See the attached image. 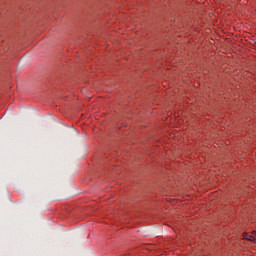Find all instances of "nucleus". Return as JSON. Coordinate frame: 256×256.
<instances>
[{
    "instance_id": "nucleus-1",
    "label": "nucleus",
    "mask_w": 256,
    "mask_h": 256,
    "mask_svg": "<svg viewBox=\"0 0 256 256\" xmlns=\"http://www.w3.org/2000/svg\"><path fill=\"white\" fill-rule=\"evenodd\" d=\"M243 239H246L247 241H256V232L253 231L251 234L244 233Z\"/></svg>"
}]
</instances>
